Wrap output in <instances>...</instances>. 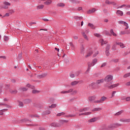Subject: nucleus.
Segmentation results:
<instances>
[{"mask_svg": "<svg viewBox=\"0 0 130 130\" xmlns=\"http://www.w3.org/2000/svg\"><path fill=\"white\" fill-rule=\"evenodd\" d=\"M96 12V9L93 8L91 10H89L87 11V14H93V13H95Z\"/></svg>", "mask_w": 130, "mask_h": 130, "instance_id": "nucleus-14", "label": "nucleus"}, {"mask_svg": "<svg viewBox=\"0 0 130 130\" xmlns=\"http://www.w3.org/2000/svg\"><path fill=\"white\" fill-rule=\"evenodd\" d=\"M115 93H116V91H113L112 93V97H114V95H115Z\"/></svg>", "mask_w": 130, "mask_h": 130, "instance_id": "nucleus-62", "label": "nucleus"}, {"mask_svg": "<svg viewBox=\"0 0 130 130\" xmlns=\"http://www.w3.org/2000/svg\"><path fill=\"white\" fill-rule=\"evenodd\" d=\"M4 111H8V109H3V110H1L0 111V115H3V114H4Z\"/></svg>", "mask_w": 130, "mask_h": 130, "instance_id": "nucleus-34", "label": "nucleus"}, {"mask_svg": "<svg viewBox=\"0 0 130 130\" xmlns=\"http://www.w3.org/2000/svg\"><path fill=\"white\" fill-rule=\"evenodd\" d=\"M95 99H96V95H92L88 98V100L90 102L94 103V101H95Z\"/></svg>", "mask_w": 130, "mask_h": 130, "instance_id": "nucleus-10", "label": "nucleus"}, {"mask_svg": "<svg viewBox=\"0 0 130 130\" xmlns=\"http://www.w3.org/2000/svg\"><path fill=\"white\" fill-rule=\"evenodd\" d=\"M110 32L111 33V34H112V35H113V36H115V37L117 36V35H116V34H115L114 31H113V29H111Z\"/></svg>", "mask_w": 130, "mask_h": 130, "instance_id": "nucleus-30", "label": "nucleus"}, {"mask_svg": "<svg viewBox=\"0 0 130 130\" xmlns=\"http://www.w3.org/2000/svg\"><path fill=\"white\" fill-rule=\"evenodd\" d=\"M106 99L107 98L105 96L102 97L101 99H100L101 102H102V103H103V102H104V101H105Z\"/></svg>", "mask_w": 130, "mask_h": 130, "instance_id": "nucleus-31", "label": "nucleus"}, {"mask_svg": "<svg viewBox=\"0 0 130 130\" xmlns=\"http://www.w3.org/2000/svg\"><path fill=\"white\" fill-rule=\"evenodd\" d=\"M106 63H104L101 65V68H104V67H106Z\"/></svg>", "mask_w": 130, "mask_h": 130, "instance_id": "nucleus-60", "label": "nucleus"}, {"mask_svg": "<svg viewBox=\"0 0 130 130\" xmlns=\"http://www.w3.org/2000/svg\"><path fill=\"white\" fill-rule=\"evenodd\" d=\"M64 6H66V5H64V4L62 3H58L57 4V7H60L61 8H63Z\"/></svg>", "mask_w": 130, "mask_h": 130, "instance_id": "nucleus-21", "label": "nucleus"}, {"mask_svg": "<svg viewBox=\"0 0 130 130\" xmlns=\"http://www.w3.org/2000/svg\"><path fill=\"white\" fill-rule=\"evenodd\" d=\"M118 86H119V84H113L111 86H109L107 84L105 85V87H108L109 89H113V88H115V87H117Z\"/></svg>", "mask_w": 130, "mask_h": 130, "instance_id": "nucleus-4", "label": "nucleus"}, {"mask_svg": "<svg viewBox=\"0 0 130 130\" xmlns=\"http://www.w3.org/2000/svg\"><path fill=\"white\" fill-rule=\"evenodd\" d=\"M10 93H12V94H16L17 93V90H13L12 89H11L10 90Z\"/></svg>", "mask_w": 130, "mask_h": 130, "instance_id": "nucleus-41", "label": "nucleus"}, {"mask_svg": "<svg viewBox=\"0 0 130 130\" xmlns=\"http://www.w3.org/2000/svg\"><path fill=\"white\" fill-rule=\"evenodd\" d=\"M93 103H102V102H101V100H97V101H94V102H93Z\"/></svg>", "mask_w": 130, "mask_h": 130, "instance_id": "nucleus-51", "label": "nucleus"}, {"mask_svg": "<svg viewBox=\"0 0 130 130\" xmlns=\"http://www.w3.org/2000/svg\"><path fill=\"white\" fill-rule=\"evenodd\" d=\"M126 86H130V81L126 83Z\"/></svg>", "mask_w": 130, "mask_h": 130, "instance_id": "nucleus-64", "label": "nucleus"}, {"mask_svg": "<svg viewBox=\"0 0 130 130\" xmlns=\"http://www.w3.org/2000/svg\"><path fill=\"white\" fill-rule=\"evenodd\" d=\"M129 76H130V73H128L125 74L123 76V78H127V77H129Z\"/></svg>", "mask_w": 130, "mask_h": 130, "instance_id": "nucleus-42", "label": "nucleus"}, {"mask_svg": "<svg viewBox=\"0 0 130 130\" xmlns=\"http://www.w3.org/2000/svg\"><path fill=\"white\" fill-rule=\"evenodd\" d=\"M44 114H50V111L48 110L44 112Z\"/></svg>", "mask_w": 130, "mask_h": 130, "instance_id": "nucleus-54", "label": "nucleus"}, {"mask_svg": "<svg viewBox=\"0 0 130 130\" xmlns=\"http://www.w3.org/2000/svg\"><path fill=\"white\" fill-rule=\"evenodd\" d=\"M96 83L91 82L89 83L88 87L89 88H90V89H97V86H96Z\"/></svg>", "mask_w": 130, "mask_h": 130, "instance_id": "nucleus-2", "label": "nucleus"}, {"mask_svg": "<svg viewBox=\"0 0 130 130\" xmlns=\"http://www.w3.org/2000/svg\"><path fill=\"white\" fill-rule=\"evenodd\" d=\"M116 44H117V45H119L121 48H124V47H125V46H124V44H123L122 43L116 42Z\"/></svg>", "mask_w": 130, "mask_h": 130, "instance_id": "nucleus-12", "label": "nucleus"}, {"mask_svg": "<svg viewBox=\"0 0 130 130\" xmlns=\"http://www.w3.org/2000/svg\"><path fill=\"white\" fill-rule=\"evenodd\" d=\"M119 24H122V25H123V26L125 27V29H128V24H127V23L123 21H119Z\"/></svg>", "mask_w": 130, "mask_h": 130, "instance_id": "nucleus-5", "label": "nucleus"}, {"mask_svg": "<svg viewBox=\"0 0 130 130\" xmlns=\"http://www.w3.org/2000/svg\"><path fill=\"white\" fill-rule=\"evenodd\" d=\"M113 79V77L112 76V75H108L106 77L105 81L106 82H111V81H112Z\"/></svg>", "mask_w": 130, "mask_h": 130, "instance_id": "nucleus-3", "label": "nucleus"}, {"mask_svg": "<svg viewBox=\"0 0 130 130\" xmlns=\"http://www.w3.org/2000/svg\"><path fill=\"white\" fill-rule=\"evenodd\" d=\"M19 103V106H20V107H23V103L21 102H18Z\"/></svg>", "mask_w": 130, "mask_h": 130, "instance_id": "nucleus-53", "label": "nucleus"}, {"mask_svg": "<svg viewBox=\"0 0 130 130\" xmlns=\"http://www.w3.org/2000/svg\"><path fill=\"white\" fill-rule=\"evenodd\" d=\"M56 107V104H52L49 107V108H55Z\"/></svg>", "mask_w": 130, "mask_h": 130, "instance_id": "nucleus-39", "label": "nucleus"}, {"mask_svg": "<svg viewBox=\"0 0 130 130\" xmlns=\"http://www.w3.org/2000/svg\"><path fill=\"white\" fill-rule=\"evenodd\" d=\"M79 84L78 81H74L71 83V85L72 86H76V85H78Z\"/></svg>", "mask_w": 130, "mask_h": 130, "instance_id": "nucleus-32", "label": "nucleus"}, {"mask_svg": "<svg viewBox=\"0 0 130 130\" xmlns=\"http://www.w3.org/2000/svg\"><path fill=\"white\" fill-rule=\"evenodd\" d=\"M74 91V89H70L69 90H63L60 92L61 94H69V93H72Z\"/></svg>", "mask_w": 130, "mask_h": 130, "instance_id": "nucleus-8", "label": "nucleus"}, {"mask_svg": "<svg viewBox=\"0 0 130 130\" xmlns=\"http://www.w3.org/2000/svg\"><path fill=\"white\" fill-rule=\"evenodd\" d=\"M88 27H90V28H91V29H95V26L93 25V24L91 23H89L88 24Z\"/></svg>", "mask_w": 130, "mask_h": 130, "instance_id": "nucleus-27", "label": "nucleus"}, {"mask_svg": "<svg viewBox=\"0 0 130 130\" xmlns=\"http://www.w3.org/2000/svg\"><path fill=\"white\" fill-rule=\"evenodd\" d=\"M26 87H28V88H31V89H34V86L30 85L29 84H27Z\"/></svg>", "mask_w": 130, "mask_h": 130, "instance_id": "nucleus-49", "label": "nucleus"}, {"mask_svg": "<svg viewBox=\"0 0 130 130\" xmlns=\"http://www.w3.org/2000/svg\"><path fill=\"white\" fill-rule=\"evenodd\" d=\"M20 90H21V91H27V89L25 87H20Z\"/></svg>", "mask_w": 130, "mask_h": 130, "instance_id": "nucleus-46", "label": "nucleus"}, {"mask_svg": "<svg viewBox=\"0 0 130 130\" xmlns=\"http://www.w3.org/2000/svg\"><path fill=\"white\" fill-rule=\"evenodd\" d=\"M123 111L122 110L118 112L117 113H116L115 114V115L116 116H119V115H121V114L123 113Z\"/></svg>", "mask_w": 130, "mask_h": 130, "instance_id": "nucleus-28", "label": "nucleus"}, {"mask_svg": "<svg viewBox=\"0 0 130 130\" xmlns=\"http://www.w3.org/2000/svg\"><path fill=\"white\" fill-rule=\"evenodd\" d=\"M64 122L68 123V122H69V120H61L59 121V123H60V124H61H61H63V123H64Z\"/></svg>", "mask_w": 130, "mask_h": 130, "instance_id": "nucleus-18", "label": "nucleus"}, {"mask_svg": "<svg viewBox=\"0 0 130 130\" xmlns=\"http://www.w3.org/2000/svg\"><path fill=\"white\" fill-rule=\"evenodd\" d=\"M109 54H110V53H109V51H106V55H107V56H109Z\"/></svg>", "mask_w": 130, "mask_h": 130, "instance_id": "nucleus-58", "label": "nucleus"}, {"mask_svg": "<svg viewBox=\"0 0 130 130\" xmlns=\"http://www.w3.org/2000/svg\"><path fill=\"white\" fill-rule=\"evenodd\" d=\"M70 45L73 49H75V46L72 43H70Z\"/></svg>", "mask_w": 130, "mask_h": 130, "instance_id": "nucleus-52", "label": "nucleus"}, {"mask_svg": "<svg viewBox=\"0 0 130 130\" xmlns=\"http://www.w3.org/2000/svg\"><path fill=\"white\" fill-rule=\"evenodd\" d=\"M97 61H98V59H97V58L93 59L92 61V66H95Z\"/></svg>", "mask_w": 130, "mask_h": 130, "instance_id": "nucleus-24", "label": "nucleus"}, {"mask_svg": "<svg viewBox=\"0 0 130 130\" xmlns=\"http://www.w3.org/2000/svg\"><path fill=\"white\" fill-rule=\"evenodd\" d=\"M4 40L5 41H8L9 40V37H7V36H5V38H4Z\"/></svg>", "mask_w": 130, "mask_h": 130, "instance_id": "nucleus-59", "label": "nucleus"}, {"mask_svg": "<svg viewBox=\"0 0 130 130\" xmlns=\"http://www.w3.org/2000/svg\"><path fill=\"white\" fill-rule=\"evenodd\" d=\"M103 82H104V79H100L98 80L95 84H96V85H99V84H102V83H103Z\"/></svg>", "mask_w": 130, "mask_h": 130, "instance_id": "nucleus-19", "label": "nucleus"}, {"mask_svg": "<svg viewBox=\"0 0 130 130\" xmlns=\"http://www.w3.org/2000/svg\"><path fill=\"white\" fill-rule=\"evenodd\" d=\"M76 115H69V116H67V117H75Z\"/></svg>", "mask_w": 130, "mask_h": 130, "instance_id": "nucleus-56", "label": "nucleus"}, {"mask_svg": "<svg viewBox=\"0 0 130 130\" xmlns=\"http://www.w3.org/2000/svg\"><path fill=\"white\" fill-rule=\"evenodd\" d=\"M3 6L0 7L1 9H9V7L11 6V3L7 2H4L3 3Z\"/></svg>", "mask_w": 130, "mask_h": 130, "instance_id": "nucleus-1", "label": "nucleus"}, {"mask_svg": "<svg viewBox=\"0 0 130 130\" xmlns=\"http://www.w3.org/2000/svg\"><path fill=\"white\" fill-rule=\"evenodd\" d=\"M0 105H3V106H6V107L7 108H10V106H8V105L6 104H3V103H1L0 104Z\"/></svg>", "mask_w": 130, "mask_h": 130, "instance_id": "nucleus-43", "label": "nucleus"}, {"mask_svg": "<svg viewBox=\"0 0 130 130\" xmlns=\"http://www.w3.org/2000/svg\"><path fill=\"white\" fill-rule=\"evenodd\" d=\"M115 126L116 127H118L119 126H121L122 125V124L119 123H115Z\"/></svg>", "mask_w": 130, "mask_h": 130, "instance_id": "nucleus-33", "label": "nucleus"}, {"mask_svg": "<svg viewBox=\"0 0 130 130\" xmlns=\"http://www.w3.org/2000/svg\"><path fill=\"white\" fill-rule=\"evenodd\" d=\"M35 24H36V22H30L29 23V26H32V25H35Z\"/></svg>", "mask_w": 130, "mask_h": 130, "instance_id": "nucleus-57", "label": "nucleus"}, {"mask_svg": "<svg viewBox=\"0 0 130 130\" xmlns=\"http://www.w3.org/2000/svg\"><path fill=\"white\" fill-rule=\"evenodd\" d=\"M80 50L81 53H83L85 51V47H84V45H81V48H80Z\"/></svg>", "mask_w": 130, "mask_h": 130, "instance_id": "nucleus-29", "label": "nucleus"}, {"mask_svg": "<svg viewBox=\"0 0 130 130\" xmlns=\"http://www.w3.org/2000/svg\"><path fill=\"white\" fill-rule=\"evenodd\" d=\"M100 42H101L102 46L104 45V44H106V43H107V42L106 41L104 42V40L103 39H101L100 40Z\"/></svg>", "mask_w": 130, "mask_h": 130, "instance_id": "nucleus-25", "label": "nucleus"}, {"mask_svg": "<svg viewBox=\"0 0 130 130\" xmlns=\"http://www.w3.org/2000/svg\"><path fill=\"white\" fill-rule=\"evenodd\" d=\"M101 110H102V108H95L92 109V111H100Z\"/></svg>", "mask_w": 130, "mask_h": 130, "instance_id": "nucleus-23", "label": "nucleus"}, {"mask_svg": "<svg viewBox=\"0 0 130 130\" xmlns=\"http://www.w3.org/2000/svg\"><path fill=\"white\" fill-rule=\"evenodd\" d=\"M91 113L90 112H84V113L79 114V116H81V115H90Z\"/></svg>", "mask_w": 130, "mask_h": 130, "instance_id": "nucleus-17", "label": "nucleus"}, {"mask_svg": "<svg viewBox=\"0 0 130 130\" xmlns=\"http://www.w3.org/2000/svg\"><path fill=\"white\" fill-rule=\"evenodd\" d=\"M98 54H99V52L98 51H95L94 54H93V57H96Z\"/></svg>", "mask_w": 130, "mask_h": 130, "instance_id": "nucleus-37", "label": "nucleus"}, {"mask_svg": "<svg viewBox=\"0 0 130 130\" xmlns=\"http://www.w3.org/2000/svg\"><path fill=\"white\" fill-rule=\"evenodd\" d=\"M88 34V33H89V29H86L85 32H82V35L84 37V38H85L86 39V40H88V37L87 36V35H86V34Z\"/></svg>", "mask_w": 130, "mask_h": 130, "instance_id": "nucleus-9", "label": "nucleus"}, {"mask_svg": "<svg viewBox=\"0 0 130 130\" xmlns=\"http://www.w3.org/2000/svg\"><path fill=\"white\" fill-rule=\"evenodd\" d=\"M126 101H130V97L129 96L127 97L126 98Z\"/></svg>", "mask_w": 130, "mask_h": 130, "instance_id": "nucleus-63", "label": "nucleus"}, {"mask_svg": "<svg viewBox=\"0 0 130 130\" xmlns=\"http://www.w3.org/2000/svg\"><path fill=\"white\" fill-rule=\"evenodd\" d=\"M39 90H36V89H34V90H32V93H33V94H38V93H39Z\"/></svg>", "mask_w": 130, "mask_h": 130, "instance_id": "nucleus-35", "label": "nucleus"}, {"mask_svg": "<svg viewBox=\"0 0 130 130\" xmlns=\"http://www.w3.org/2000/svg\"><path fill=\"white\" fill-rule=\"evenodd\" d=\"M108 128H110L111 129H114V128H116V127H115V124L113 123L110 124L108 126Z\"/></svg>", "mask_w": 130, "mask_h": 130, "instance_id": "nucleus-16", "label": "nucleus"}, {"mask_svg": "<svg viewBox=\"0 0 130 130\" xmlns=\"http://www.w3.org/2000/svg\"><path fill=\"white\" fill-rule=\"evenodd\" d=\"M117 15H119L120 16H122L123 15V12L120 10H117L116 12Z\"/></svg>", "mask_w": 130, "mask_h": 130, "instance_id": "nucleus-22", "label": "nucleus"}, {"mask_svg": "<svg viewBox=\"0 0 130 130\" xmlns=\"http://www.w3.org/2000/svg\"><path fill=\"white\" fill-rule=\"evenodd\" d=\"M97 120V118H92L89 120H88V122H95Z\"/></svg>", "mask_w": 130, "mask_h": 130, "instance_id": "nucleus-20", "label": "nucleus"}, {"mask_svg": "<svg viewBox=\"0 0 130 130\" xmlns=\"http://www.w3.org/2000/svg\"><path fill=\"white\" fill-rule=\"evenodd\" d=\"M64 112L59 113L57 114V116H62V115H64Z\"/></svg>", "mask_w": 130, "mask_h": 130, "instance_id": "nucleus-38", "label": "nucleus"}, {"mask_svg": "<svg viewBox=\"0 0 130 130\" xmlns=\"http://www.w3.org/2000/svg\"><path fill=\"white\" fill-rule=\"evenodd\" d=\"M52 3L51 0H48L46 2H44L45 5H50Z\"/></svg>", "mask_w": 130, "mask_h": 130, "instance_id": "nucleus-26", "label": "nucleus"}, {"mask_svg": "<svg viewBox=\"0 0 130 130\" xmlns=\"http://www.w3.org/2000/svg\"><path fill=\"white\" fill-rule=\"evenodd\" d=\"M74 19L75 20H81V19H83V17H79L78 16H75Z\"/></svg>", "mask_w": 130, "mask_h": 130, "instance_id": "nucleus-40", "label": "nucleus"}, {"mask_svg": "<svg viewBox=\"0 0 130 130\" xmlns=\"http://www.w3.org/2000/svg\"><path fill=\"white\" fill-rule=\"evenodd\" d=\"M24 102L26 104L30 103L31 102V100L30 99L25 100L24 101Z\"/></svg>", "mask_w": 130, "mask_h": 130, "instance_id": "nucleus-45", "label": "nucleus"}, {"mask_svg": "<svg viewBox=\"0 0 130 130\" xmlns=\"http://www.w3.org/2000/svg\"><path fill=\"white\" fill-rule=\"evenodd\" d=\"M119 121H120V122H125V118H121Z\"/></svg>", "mask_w": 130, "mask_h": 130, "instance_id": "nucleus-50", "label": "nucleus"}, {"mask_svg": "<svg viewBox=\"0 0 130 130\" xmlns=\"http://www.w3.org/2000/svg\"><path fill=\"white\" fill-rule=\"evenodd\" d=\"M105 4H106V5H111V2H110V1H108V0H106V1H105Z\"/></svg>", "mask_w": 130, "mask_h": 130, "instance_id": "nucleus-48", "label": "nucleus"}, {"mask_svg": "<svg viewBox=\"0 0 130 130\" xmlns=\"http://www.w3.org/2000/svg\"><path fill=\"white\" fill-rule=\"evenodd\" d=\"M89 110V108H85L83 109H80L79 110V112H86Z\"/></svg>", "mask_w": 130, "mask_h": 130, "instance_id": "nucleus-15", "label": "nucleus"}, {"mask_svg": "<svg viewBox=\"0 0 130 130\" xmlns=\"http://www.w3.org/2000/svg\"><path fill=\"white\" fill-rule=\"evenodd\" d=\"M92 54H93V51L90 49H89L88 53L85 56V57H89V56H90V55H92Z\"/></svg>", "mask_w": 130, "mask_h": 130, "instance_id": "nucleus-13", "label": "nucleus"}, {"mask_svg": "<svg viewBox=\"0 0 130 130\" xmlns=\"http://www.w3.org/2000/svg\"><path fill=\"white\" fill-rule=\"evenodd\" d=\"M51 126H53L54 127H59L60 126H61V124H60V123H56V122H53L51 124Z\"/></svg>", "mask_w": 130, "mask_h": 130, "instance_id": "nucleus-7", "label": "nucleus"}, {"mask_svg": "<svg viewBox=\"0 0 130 130\" xmlns=\"http://www.w3.org/2000/svg\"><path fill=\"white\" fill-rule=\"evenodd\" d=\"M112 61L113 62H118V59H113Z\"/></svg>", "mask_w": 130, "mask_h": 130, "instance_id": "nucleus-55", "label": "nucleus"}, {"mask_svg": "<svg viewBox=\"0 0 130 130\" xmlns=\"http://www.w3.org/2000/svg\"><path fill=\"white\" fill-rule=\"evenodd\" d=\"M88 69L86 71V73L87 72H89L90 71V70H91V67H94V66H93V63L91 62H88Z\"/></svg>", "mask_w": 130, "mask_h": 130, "instance_id": "nucleus-11", "label": "nucleus"}, {"mask_svg": "<svg viewBox=\"0 0 130 130\" xmlns=\"http://www.w3.org/2000/svg\"><path fill=\"white\" fill-rule=\"evenodd\" d=\"M47 76V73H44L42 75H38L37 76L38 79H43V78H45Z\"/></svg>", "mask_w": 130, "mask_h": 130, "instance_id": "nucleus-6", "label": "nucleus"}, {"mask_svg": "<svg viewBox=\"0 0 130 130\" xmlns=\"http://www.w3.org/2000/svg\"><path fill=\"white\" fill-rule=\"evenodd\" d=\"M125 122H130V119H125Z\"/></svg>", "mask_w": 130, "mask_h": 130, "instance_id": "nucleus-61", "label": "nucleus"}, {"mask_svg": "<svg viewBox=\"0 0 130 130\" xmlns=\"http://www.w3.org/2000/svg\"><path fill=\"white\" fill-rule=\"evenodd\" d=\"M110 49V44H108L107 45L106 48V50L108 51Z\"/></svg>", "mask_w": 130, "mask_h": 130, "instance_id": "nucleus-36", "label": "nucleus"}, {"mask_svg": "<svg viewBox=\"0 0 130 130\" xmlns=\"http://www.w3.org/2000/svg\"><path fill=\"white\" fill-rule=\"evenodd\" d=\"M44 8V5H39L37 7V9H43Z\"/></svg>", "mask_w": 130, "mask_h": 130, "instance_id": "nucleus-44", "label": "nucleus"}, {"mask_svg": "<svg viewBox=\"0 0 130 130\" xmlns=\"http://www.w3.org/2000/svg\"><path fill=\"white\" fill-rule=\"evenodd\" d=\"M121 34H130V31L129 30H126V32H121Z\"/></svg>", "mask_w": 130, "mask_h": 130, "instance_id": "nucleus-47", "label": "nucleus"}]
</instances>
